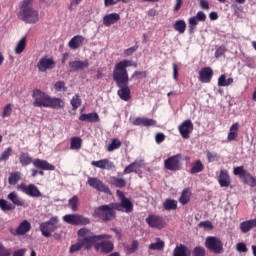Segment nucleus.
Instances as JSON below:
<instances>
[{
    "label": "nucleus",
    "mask_w": 256,
    "mask_h": 256,
    "mask_svg": "<svg viewBox=\"0 0 256 256\" xmlns=\"http://www.w3.org/2000/svg\"><path fill=\"white\" fill-rule=\"evenodd\" d=\"M63 222L68 223V225H89L91 220L83 215L67 214L63 216Z\"/></svg>",
    "instance_id": "obj_9"
},
{
    "label": "nucleus",
    "mask_w": 256,
    "mask_h": 256,
    "mask_svg": "<svg viewBox=\"0 0 256 256\" xmlns=\"http://www.w3.org/2000/svg\"><path fill=\"white\" fill-rule=\"evenodd\" d=\"M70 103L72 105V111H77V109H79V106L82 103L81 96H79V94L74 95L72 97Z\"/></svg>",
    "instance_id": "obj_44"
},
{
    "label": "nucleus",
    "mask_w": 256,
    "mask_h": 256,
    "mask_svg": "<svg viewBox=\"0 0 256 256\" xmlns=\"http://www.w3.org/2000/svg\"><path fill=\"white\" fill-rule=\"evenodd\" d=\"M7 199L13 203L14 207L15 205L16 207H25V201L23 198L19 197V194H17L15 191L10 192L7 195Z\"/></svg>",
    "instance_id": "obj_24"
},
{
    "label": "nucleus",
    "mask_w": 256,
    "mask_h": 256,
    "mask_svg": "<svg viewBox=\"0 0 256 256\" xmlns=\"http://www.w3.org/2000/svg\"><path fill=\"white\" fill-rule=\"evenodd\" d=\"M13 113V105L7 104L2 112V119H6V117H9Z\"/></svg>",
    "instance_id": "obj_48"
},
{
    "label": "nucleus",
    "mask_w": 256,
    "mask_h": 256,
    "mask_svg": "<svg viewBox=\"0 0 256 256\" xmlns=\"http://www.w3.org/2000/svg\"><path fill=\"white\" fill-rule=\"evenodd\" d=\"M32 99L34 107H46L56 110L63 109L65 107V101H63V99L51 97L41 89L33 90Z\"/></svg>",
    "instance_id": "obj_3"
},
{
    "label": "nucleus",
    "mask_w": 256,
    "mask_h": 256,
    "mask_svg": "<svg viewBox=\"0 0 256 256\" xmlns=\"http://www.w3.org/2000/svg\"><path fill=\"white\" fill-rule=\"evenodd\" d=\"M37 69L40 73H46L51 69H55V60L53 57H42L37 63Z\"/></svg>",
    "instance_id": "obj_15"
},
{
    "label": "nucleus",
    "mask_w": 256,
    "mask_h": 256,
    "mask_svg": "<svg viewBox=\"0 0 256 256\" xmlns=\"http://www.w3.org/2000/svg\"><path fill=\"white\" fill-rule=\"evenodd\" d=\"M0 256H11V250L5 248L2 243H0Z\"/></svg>",
    "instance_id": "obj_56"
},
{
    "label": "nucleus",
    "mask_w": 256,
    "mask_h": 256,
    "mask_svg": "<svg viewBox=\"0 0 256 256\" xmlns=\"http://www.w3.org/2000/svg\"><path fill=\"white\" fill-rule=\"evenodd\" d=\"M113 204L116 211H121L122 213H131L133 211V202L129 198H124L120 202H114Z\"/></svg>",
    "instance_id": "obj_18"
},
{
    "label": "nucleus",
    "mask_w": 256,
    "mask_h": 256,
    "mask_svg": "<svg viewBox=\"0 0 256 256\" xmlns=\"http://www.w3.org/2000/svg\"><path fill=\"white\" fill-rule=\"evenodd\" d=\"M11 153H13V149L11 147H8L4 152H2L0 156V161H8Z\"/></svg>",
    "instance_id": "obj_49"
},
{
    "label": "nucleus",
    "mask_w": 256,
    "mask_h": 256,
    "mask_svg": "<svg viewBox=\"0 0 256 256\" xmlns=\"http://www.w3.org/2000/svg\"><path fill=\"white\" fill-rule=\"evenodd\" d=\"M79 121H85L86 123H99L101 119L99 118V114L92 112L88 114H81Z\"/></svg>",
    "instance_id": "obj_25"
},
{
    "label": "nucleus",
    "mask_w": 256,
    "mask_h": 256,
    "mask_svg": "<svg viewBox=\"0 0 256 256\" xmlns=\"http://www.w3.org/2000/svg\"><path fill=\"white\" fill-rule=\"evenodd\" d=\"M19 161L22 167H27L33 163V166L36 167V169H42V171H55L53 164L48 163L47 160H41L39 158L33 160L29 153L22 152Z\"/></svg>",
    "instance_id": "obj_6"
},
{
    "label": "nucleus",
    "mask_w": 256,
    "mask_h": 256,
    "mask_svg": "<svg viewBox=\"0 0 256 256\" xmlns=\"http://www.w3.org/2000/svg\"><path fill=\"white\" fill-rule=\"evenodd\" d=\"M236 250L238 251V253H247V251H249V249L247 248V244H245L244 242H240L236 245Z\"/></svg>",
    "instance_id": "obj_52"
},
{
    "label": "nucleus",
    "mask_w": 256,
    "mask_h": 256,
    "mask_svg": "<svg viewBox=\"0 0 256 256\" xmlns=\"http://www.w3.org/2000/svg\"><path fill=\"white\" fill-rule=\"evenodd\" d=\"M205 247L216 255H221V253H223V241H221V238L219 237L208 236L205 240Z\"/></svg>",
    "instance_id": "obj_7"
},
{
    "label": "nucleus",
    "mask_w": 256,
    "mask_h": 256,
    "mask_svg": "<svg viewBox=\"0 0 256 256\" xmlns=\"http://www.w3.org/2000/svg\"><path fill=\"white\" fill-rule=\"evenodd\" d=\"M31 231V223L27 220H23L16 229V235H25Z\"/></svg>",
    "instance_id": "obj_28"
},
{
    "label": "nucleus",
    "mask_w": 256,
    "mask_h": 256,
    "mask_svg": "<svg viewBox=\"0 0 256 256\" xmlns=\"http://www.w3.org/2000/svg\"><path fill=\"white\" fill-rule=\"evenodd\" d=\"M122 143L121 140L114 138L111 140V143L107 146V151L109 153H113L116 149H119L121 147Z\"/></svg>",
    "instance_id": "obj_41"
},
{
    "label": "nucleus",
    "mask_w": 256,
    "mask_h": 256,
    "mask_svg": "<svg viewBox=\"0 0 256 256\" xmlns=\"http://www.w3.org/2000/svg\"><path fill=\"white\" fill-rule=\"evenodd\" d=\"M198 75L200 83H211V80L213 79V68L209 66L203 67Z\"/></svg>",
    "instance_id": "obj_19"
},
{
    "label": "nucleus",
    "mask_w": 256,
    "mask_h": 256,
    "mask_svg": "<svg viewBox=\"0 0 256 256\" xmlns=\"http://www.w3.org/2000/svg\"><path fill=\"white\" fill-rule=\"evenodd\" d=\"M239 137V124L236 122L230 127L227 139L228 141H235Z\"/></svg>",
    "instance_id": "obj_30"
},
{
    "label": "nucleus",
    "mask_w": 256,
    "mask_h": 256,
    "mask_svg": "<svg viewBox=\"0 0 256 256\" xmlns=\"http://www.w3.org/2000/svg\"><path fill=\"white\" fill-rule=\"evenodd\" d=\"M87 185L98 191L99 193H106L107 195H111V189L107 186L101 179L97 177H88Z\"/></svg>",
    "instance_id": "obj_11"
},
{
    "label": "nucleus",
    "mask_w": 256,
    "mask_h": 256,
    "mask_svg": "<svg viewBox=\"0 0 256 256\" xmlns=\"http://www.w3.org/2000/svg\"><path fill=\"white\" fill-rule=\"evenodd\" d=\"M111 185L114 187H118L119 189H123V187H127V181L123 178L111 177L110 179Z\"/></svg>",
    "instance_id": "obj_35"
},
{
    "label": "nucleus",
    "mask_w": 256,
    "mask_h": 256,
    "mask_svg": "<svg viewBox=\"0 0 256 256\" xmlns=\"http://www.w3.org/2000/svg\"><path fill=\"white\" fill-rule=\"evenodd\" d=\"M54 89L55 91L62 92V93H65L67 91V87L65 85V82L63 81H57L54 84Z\"/></svg>",
    "instance_id": "obj_47"
},
{
    "label": "nucleus",
    "mask_w": 256,
    "mask_h": 256,
    "mask_svg": "<svg viewBox=\"0 0 256 256\" xmlns=\"http://www.w3.org/2000/svg\"><path fill=\"white\" fill-rule=\"evenodd\" d=\"M227 76H225V74H222L219 78H218V87H227Z\"/></svg>",
    "instance_id": "obj_55"
},
{
    "label": "nucleus",
    "mask_w": 256,
    "mask_h": 256,
    "mask_svg": "<svg viewBox=\"0 0 256 256\" xmlns=\"http://www.w3.org/2000/svg\"><path fill=\"white\" fill-rule=\"evenodd\" d=\"M218 183L220 187H230L231 186V176H229V171L226 169L220 170L218 176Z\"/></svg>",
    "instance_id": "obj_22"
},
{
    "label": "nucleus",
    "mask_w": 256,
    "mask_h": 256,
    "mask_svg": "<svg viewBox=\"0 0 256 256\" xmlns=\"http://www.w3.org/2000/svg\"><path fill=\"white\" fill-rule=\"evenodd\" d=\"M85 42V37L81 35L74 36L68 43V47L71 49H79V47H82L83 43Z\"/></svg>",
    "instance_id": "obj_27"
},
{
    "label": "nucleus",
    "mask_w": 256,
    "mask_h": 256,
    "mask_svg": "<svg viewBox=\"0 0 256 256\" xmlns=\"http://www.w3.org/2000/svg\"><path fill=\"white\" fill-rule=\"evenodd\" d=\"M149 249L151 251H162V249H165V242L161 240V238H157L156 243H151L149 245Z\"/></svg>",
    "instance_id": "obj_36"
},
{
    "label": "nucleus",
    "mask_w": 256,
    "mask_h": 256,
    "mask_svg": "<svg viewBox=\"0 0 256 256\" xmlns=\"http://www.w3.org/2000/svg\"><path fill=\"white\" fill-rule=\"evenodd\" d=\"M18 19L28 25H35V23H39V10L33 7V0H23L20 3Z\"/></svg>",
    "instance_id": "obj_4"
},
{
    "label": "nucleus",
    "mask_w": 256,
    "mask_h": 256,
    "mask_svg": "<svg viewBox=\"0 0 256 256\" xmlns=\"http://www.w3.org/2000/svg\"><path fill=\"white\" fill-rule=\"evenodd\" d=\"M121 16L117 13H111L108 15H105L103 17V25L105 27H111V25H115L118 21H120Z\"/></svg>",
    "instance_id": "obj_23"
},
{
    "label": "nucleus",
    "mask_w": 256,
    "mask_h": 256,
    "mask_svg": "<svg viewBox=\"0 0 256 256\" xmlns=\"http://www.w3.org/2000/svg\"><path fill=\"white\" fill-rule=\"evenodd\" d=\"M242 181L246 184L249 185L250 187H255L256 185V179L251 175V173L247 172L243 175Z\"/></svg>",
    "instance_id": "obj_37"
},
{
    "label": "nucleus",
    "mask_w": 256,
    "mask_h": 256,
    "mask_svg": "<svg viewBox=\"0 0 256 256\" xmlns=\"http://www.w3.org/2000/svg\"><path fill=\"white\" fill-rule=\"evenodd\" d=\"M117 211L113 203L101 205L94 209L92 213V217L94 219H100L104 223H108V221H113L117 219Z\"/></svg>",
    "instance_id": "obj_5"
},
{
    "label": "nucleus",
    "mask_w": 256,
    "mask_h": 256,
    "mask_svg": "<svg viewBox=\"0 0 256 256\" xmlns=\"http://www.w3.org/2000/svg\"><path fill=\"white\" fill-rule=\"evenodd\" d=\"M144 123H145V118H143V117H137V118L132 122V125H134V126L143 125V126H144Z\"/></svg>",
    "instance_id": "obj_61"
},
{
    "label": "nucleus",
    "mask_w": 256,
    "mask_h": 256,
    "mask_svg": "<svg viewBox=\"0 0 256 256\" xmlns=\"http://www.w3.org/2000/svg\"><path fill=\"white\" fill-rule=\"evenodd\" d=\"M203 169H205V166L203 165V162H201V160H196L194 165L192 166L190 173L192 175H195L197 173H201V171H203Z\"/></svg>",
    "instance_id": "obj_39"
},
{
    "label": "nucleus",
    "mask_w": 256,
    "mask_h": 256,
    "mask_svg": "<svg viewBox=\"0 0 256 256\" xmlns=\"http://www.w3.org/2000/svg\"><path fill=\"white\" fill-rule=\"evenodd\" d=\"M173 256H191V250L184 244H180L174 248Z\"/></svg>",
    "instance_id": "obj_26"
},
{
    "label": "nucleus",
    "mask_w": 256,
    "mask_h": 256,
    "mask_svg": "<svg viewBox=\"0 0 256 256\" xmlns=\"http://www.w3.org/2000/svg\"><path fill=\"white\" fill-rule=\"evenodd\" d=\"M163 207L166 211H175L177 209V201L176 200H171L167 199L163 203Z\"/></svg>",
    "instance_id": "obj_42"
},
{
    "label": "nucleus",
    "mask_w": 256,
    "mask_h": 256,
    "mask_svg": "<svg viewBox=\"0 0 256 256\" xmlns=\"http://www.w3.org/2000/svg\"><path fill=\"white\" fill-rule=\"evenodd\" d=\"M147 79V71H135L132 75V79Z\"/></svg>",
    "instance_id": "obj_51"
},
{
    "label": "nucleus",
    "mask_w": 256,
    "mask_h": 256,
    "mask_svg": "<svg viewBox=\"0 0 256 256\" xmlns=\"http://www.w3.org/2000/svg\"><path fill=\"white\" fill-rule=\"evenodd\" d=\"M77 235L79 237L78 242L70 246L69 253H77V251H81V249L89 251L96 241H101V239H111V235L109 234L95 235L87 228L79 229Z\"/></svg>",
    "instance_id": "obj_2"
},
{
    "label": "nucleus",
    "mask_w": 256,
    "mask_h": 256,
    "mask_svg": "<svg viewBox=\"0 0 256 256\" xmlns=\"http://www.w3.org/2000/svg\"><path fill=\"white\" fill-rule=\"evenodd\" d=\"M206 157L208 159V163H213V161L217 159V153H211L210 151H207Z\"/></svg>",
    "instance_id": "obj_59"
},
{
    "label": "nucleus",
    "mask_w": 256,
    "mask_h": 256,
    "mask_svg": "<svg viewBox=\"0 0 256 256\" xmlns=\"http://www.w3.org/2000/svg\"><path fill=\"white\" fill-rule=\"evenodd\" d=\"M138 49H139V46L137 45L132 46L124 51V55L126 57H131V55H133V53H135V51H137Z\"/></svg>",
    "instance_id": "obj_54"
},
{
    "label": "nucleus",
    "mask_w": 256,
    "mask_h": 256,
    "mask_svg": "<svg viewBox=\"0 0 256 256\" xmlns=\"http://www.w3.org/2000/svg\"><path fill=\"white\" fill-rule=\"evenodd\" d=\"M155 141L158 145L163 143V141H165V134L161 132L157 133L155 136Z\"/></svg>",
    "instance_id": "obj_60"
},
{
    "label": "nucleus",
    "mask_w": 256,
    "mask_h": 256,
    "mask_svg": "<svg viewBox=\"0 0 256 256\" xmlns=\"http://www.w3.org/2000/svg\"><path fill=\"white\" fill-rule=\"evenodd\" d=\"M198 227H203L204 229H213V223L211 221H201Z\"/></svg>",
    "instance_id": "obj_58"
},
{
    "label": "nucleus",
    "mask_w": 256,
    "mask_h": 256,
    "mask_svg": "<svg viewBox=\"0 0 256 256\" xmlns=\"http://www.w3.org/2000/svg\"><path fill=\"white\" fill-rule=\"evenodd\" d=\"M246 172L247 170L243 166L235 167L233 171L234 175H239L240 179H242Z\"/></svg>",
    "instance_id": "obj_50"
},
{
    "label": "nucleus",
    "mask_w": 256,
    "mask_h": 256,
    "mask_svg": "<svg viewBox=\"0 0 256 256\" xmlns=\"http://www.w3.org/2000/svg\"><path fill=\"white\" fill-rule=\"evenodd\" d=\"M91 165L93 167H97L98 169H102V170L107 169L109 171L111 169H115V164L112 161H110L109 159L92 161Z\"/></svg>",
    "instance_id": "obj_21"
},
{
    "label": "nucleus",
    "mask_w": 256,
    "mask_h": 256,
    "mask_svg": "<svg viewBox=\"0 0 256 256\" xmlns=\"http://www.w3.org/2000/svg\"><path fill=\"white\" fill-rule=\"evenodd\" d=\"M200 7L201 9H204V11H209V2L205 0H200Z\"/></svg>",
    "instance_id": "obj_63"
},
{
    "label": "nucleus",
    "mask_w": 256,
    "mask_h": 256,
    "mask_svg": "<svg viewBox=\"0 0 256 256\" xmlns=\"http://www.w3.org/2000/svg\"><path fill=\"white\" fill-rule=\"evenodd\" d=\"M127 67H137V63H133L132 60H122L115 64L112 72V79L119 88L117 95L122 101H129L131 99L129 71H127Z\"/></svg>",
    "instance_id": "obj_1"
},
{
    "label": "nucleus",
    "mask_w": 256,
    "mask_h": 256,
    "mask_svg": "<svg viewBox=\"0 0 256 256\" xmlns=\"http://www.w3.org/2000/svg\"><path fill=\"white\" fill-rule=\"evenodd\" d=\"M137 249H139V242H137V240H133L131 246L127 247L126 251L128 255H133Z\"/></svg>",
    "instance_id": "obj_46"
},
{
    "label": "nucleus",
    "mask_w": 256,
    "mask_h": 256,
    "mask_svg": "<svg viewBox=\"0 0 256 256\" xmlns=\"http://www.w3.org/2000/svg\"><path fill=\"white\" fill-rule=\"evenodd\" d=\"M189 201H191V190L189 188H186L182 191L179 202L181 203V205H187Z\"/></svg>",
    "instance_id": "obj_34"
},
{
    "label": "nucleus",
    "mask_w": 256,
    "mask_h": 256,
    "mask_svg": "<svg viewBox=\"0 0 256 256\" xmlns=\"http://www.w3.org/2000/svg\"><path fill=\"white\" fill-rule=\"evenodd\" d=\"M27 47V38L23 37L19 40L18 44L15 48L16 55H21L23 51H25V48Z\"/></svg>",
    "instance_id": "obj_38"
},
{
    "label": "nucleus",
    "mask_w": 256,
    "mask_h": 256,
    "mask_svg": "<svg viewBox=\"0 0 256 256\" xmlns=\"http://www.w3.org/2000/svg\"><path fill=\"white\" fill-rule=\"evenodd\" d=\"M193 256H205V248L197 246L194 248Z\"/></svg>",
    "instance_id": "obj_53"
},
{
    "label": "nucleus",
    "mask_w": 256,
    "mask_h": 256,
    "mask_svg": "<svg viewBox=\"0 0 256 256\" xmlns=\"http://www.w3.org/2000/svg\"><path fill=\"white\" fill-rule=\"evenodd\" d=\"M21 181V172L15 171L11 172L8 177V183L9 185H17Z\"/></svg>",
    "instance_id": "obj_33"
},
{
    "label": "nucleus",
    "mask_w": 256,
    "mask_h": 256,
    "mask_svg": "<svg viewBox=\"0 0 256 256\" xmlns=\"http://www.w3.org/2000/svg\"><path fill=\"white\" fill-rule=\"evenodd\" d=\"M17 191H21L28 195L29 197H42L41 191L35 184H29L28 186L25 183H20L16 186Z\"/></svg>",
    "instance_id": "obj_12"
},
{
    "label": "nucleus",
    "mask_w": 256,
    "mask_h": 256,
    "mask_svg": "<svg viewBox=\"0 0 256 256\" xmlns=\"http://www.w3.org/2000/svg\"><path fill=\"white\" fill-rule=\"evenodd\" d=\"M139 169H141V164L138 161H134L124 169L123 175H129V173H137Z\"/></svg>",
    "instance_id": "obj_31"
},
{
    "label": "nucleus",
    "mask_w": 256,
    "mask_h": 256,
    "mask_svg": "<svg viewBox=\"0 0 256 256\" xmlns=\"http://www.w3.org/2000/svg\"><path fill=\"white\" fill-rule=\"evenodd\" d=\"M181 154H176L174 156L168 157L164 161V167L168 171H181V168L183 167Z\"/></svg>",
    "instance_id": "obj_10"
},
{
    "label": "nucleus",
    "mask_w": 256,
    "mask_h": 256,
    "mask_svg": "<svg viewBox=\"0 0 256 256\" xmlns=\"http://www.w3.org/2000/svg\"><path fill=\"white\" fill-rule=\"evenodd\" d=\"M174 29L175 31H178V33H185V29H187L185 20H177L174 24Z\"/></svg>",
    "instance_id": "obj_43"
},
{
    "label": "nucleus",
    "mask_w": 256,
    "mask_h": 256,
    "mask_svg": "<svg viewBox=\"0 0 256 256\" xmlns=\"http://www.w3.org/2000/svg\"><path fill=\"white\" fill-rule=\"evenodd\" d=\"M146 223L152 229H158L159 231H161V229H165L166 225L165 218L156 214H150L146 218Z\"/></svg>",
    "instance_id": "obj_13"
},
{
    "label": "nucleus",
    "mask_w": 256,
    "mask_h": 256,
    "mask_svg": "<svg viewBox=\"0 0 256 256\" xmlns=\"http://www.w3.org/2000/svg\"><path fill=\"white\" fill-rule=\"evenodd\" d=\"M25 253H27V249L22 248V249L14 251L12 256H25Z\"/></svg>",
    "instance_id": "obj_62"
},
{
    "label": "nucleus",
    "mask_w": 256,
    "mask_h": 256,
    "mask_svg": "<svg viewBox=\"0 0 256 256\" xmlns=\"http://www.w3.org/2000/svg\"><path fill=\"white\" fill-rule=\"evenodd\" d=\"M207 21V15L203 11L197 12L196 16L189 18V33L193 34L195 33V29H197V25H199V22Z\"/></svg>",
    "instance_id": "obj_16"
},
{
    "label": "nucleus",
    "mask_w": 256,
    "mask_h": 256,
    "mask_svg": "<svg viewBox=\"0 0 256 256\" xmlns=\"http://www.w3.org/2000/svg\"><path fill=\"white\" fill-rule=\"evenodd\" d=\"M181 5H183V0H176V4L173 8L174 13H177L181 9Z\"/></svg>",
    "instance_id": "obj_64"
},
{
    "label": "nucleus",
    "mask_w": 256,
    "mask_h": 256,
    "mask_svg": "<svg viewBox=\"0 0 256 256\" xmlns=\"http://www.w3.org/2000/svg\"><path fill=\"white\" fill-rule=\"evenodd\" d=\"M0 209L1 211L7 212V211H13L15 210V205L7 202L5 199H0Z\"/></svg>",
    "instance_id": "obj_40"
},
{
    "label": "nucleus",
    "mask_w": 256,
    "mask_h": 256,
    "mask_svg": "<svg viewBox=\"0 0 256 256\" xmlns=\"http://www.w3.org/2000/svg\"><path fill=\"white\" fill-rule=\"evenodd\" d=\"M255 227L256 218L240 223V230L242 231V233H249V231H251V229H255Z\"/></svg>",
    "instance_id": "obj_29"
},
{
    "label": "nucleus",
    "mask_w": 256,
    "mask_h": 256,
    "mask_svg": "<svg viewBox=\"0 0 256 256\" xmlns=\"http://www.w3.org/2000/svg\"><path fill=\"white\" fill-rule=\"evenodd\" d=\"M83 146V139L81 137H73L70 140V149L73 151H79Z\"/></svg>",
    "instance_id": "obj_32"
},
{
    "label": "nucleus",
    "mask_w": 256,
    "mask_h": 256,
    "mask_svg": "<svg viewBox=\"0 0 256 256\" xmlns=\"http://www.w3.org/2000/svg\"><path fill=\"white\" fill-rule=\"evenodd\" d=\"M92 245H94L95 251H100V253H103L104 255H109V253H113V250L115 249V245L113 242L107 240V239H101V242H94Z\"/></svg>",
    "instance_id": "obj_14"
},
{
    "label": "nucleus",
    "mask_w": 256,
    "mask_h": 256,
    "mask_svg": "<svg viewBox=\"0 0 256 256\" xmlns=\"http://www.w3.org/2000/svg\"><path fill=\"white\" fill-rule=\"evenodd\" d=\"M57 223H59V218L57 217H52L48 221L41 223L40 231L43 237H51V233L57 231L59 228Z\"/></svg>",
    "instance_id": "obj_8"
},
{
    "label": "nucleus",
    "mask_w": 256,
    "mask_h": 256,
    "mask_svg": "<svg viewBox=\"0 0 256 256\" xmlns=\"http://www.w3.org/2000/svg\"><path fill=\"white\" fill-rule=\"evenodd\" d=\"M70 71L75 73L77 71H83V69L89 68V60H74L69 62Z\"/></svg>",
    "instance_id": "obj_20"
},
{
    "label": "nucleus",
    "mask_w": 256,
    "mask_h": 256,
    "mask_svg": "<svg viewBox=\"0 0 256 256\" xmlns=\"http://www.w3.org/2000/svg\"><path fill=\"white\" fill-rule=\"evenodd\" d=\"M193 129L194 126L191 120H185L178 127L182 139H189V137H191V133H193Z\"/></svg>",
    "instance_id": "obj_17"
},
{
    "label": "nucleus",
    "mask_w": 256,
    "mask_h": 256,
    "mask_svg": "<svg viewBox=\"0 0 256 256\" xmlns=\"http://www.w3.org/2000/svg\"><path fill=\"white\" fill-rule=\"evenodd\" d=\"M155 125H157L155 119L144 118V127H153Z\"/></svg>",
    "instance_id": "obj_57"
},
{
    "label": "nucleus",
    "mask_w": 256,
    "mask_h": 256,
    "mask_svg": "<svg viewBox=\"0 0 256 256\" xmlns=\"http://www.w3.org/2000/svg\"><path fill=\"white\" fill-rule=\"evenodd\" d=\"M68 207L73 211H77L79 207V198L77 196H73L68 201Z\"/></svg>",
    "instance_id": "obj_45"
}]
</instances>
